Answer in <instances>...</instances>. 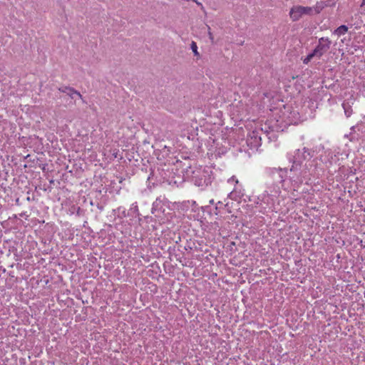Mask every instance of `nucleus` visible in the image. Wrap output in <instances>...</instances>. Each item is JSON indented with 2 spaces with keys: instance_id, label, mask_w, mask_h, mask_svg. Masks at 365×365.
<instances>
[{
  "instance_id": "nucleus-5",
  "label": "nucleus",
  "mask_w": 365,
  "mask_h": 365,
  "mask_svg": "<svg viewBox=\"0 0 365 365\" xmlns=\"http://www.w3.org/2000/svg\"><path fill=\"white\" fill-rule=\"evenodd\" d=\"M348 31V27L345 25H341L339 26L335 31L334 34L337 36H340L341 35L345 34Z\"/></svg>"
},
{
  "instance_id": "nucleus-6",
  "label": "nucleus",
  "mask_w": 365,
  "mask_h": 365,
  "mask_svg": "<svg viewBox=\"0 0 365 365\" xmlns=\"http://www.w3.org/2000/svg\"><path fill=\"white\" fill-rule=\"evenodd\" d=\"M314 9H312V7H310V6H302V12H303V15H308V16H312V15H314Z\"/></svg>"
},
{
  "instance_id": "nucleus-9",
  "label": "nucleus",
  "mask_w": 365,
  "mask_h": 365,
  "mask_svg": "<svg viewBox=\"0 0 365 365\" xmlns=\"http://www.w3.org/2000/svg\"><path fill=\"white\" fill-rule=\"evenodd\" d=\"M228 182L231 184H237L238 180L236 178L235 176H232L230 178L228 179Z\"/></svg>"
},
{
  "instance_id": "nucleus-4",
  "label": "nucleus",
  "mask_w": 365,
  "mask_h": 365,
  "mask_svg": "<svg viewBox=\"0 0 365 365\" xmlns=\"http://www.w3.org/2000/svg\"><path fill=\"white\" fill-rule=\"evenodd\" d=\"M326 6L327 4L324 1L317 2L316 5L312 7V9H314V14H319Z\"/></svg>"
},
{
  "instance_id": "nucleus-3",
  "label": "nucleus",
  "mask_w": 365,
  "mask_h": 365,
  "mask_svg": "<svg viewBox=\"0 0 365 365\" xmlns=\"http://www.w3.org/2000/svg\"><path fill=\"white\" fill-rule=\"evenodd\" d=\"M289 17L292 21L299 20L304 15L302 12V6H294L290 9Z\"/></svg>"
},
{
  "instance_id": "nucleus-8",
  "label": "nucleus",
  "mask_w": 365,
  "mask_h": 365,
  "mask_svg": "<svg viewBox=\"0 0 365 365\" xmlns=\"http://www.w3.org/2000/svg\"><path fill=\"white\" fill-rule=\"evenodd\" d=\"M191 49L192 51H193L195 56H199L200 54L197 51V46L196 44V43L195 41H192V43H191Z\"/></svg>"
},
{
  "instance_id": "nucleus-7",
  "label": "nucleus",
  "mask_w": 365,
  "mask_h": 365,
  "mask_svg": "<svg viewBox=\"0 0 365 365\" xmlns=\"http://www.w3.org/2000/svg\"><path fill=\"white\" fill-rule=\"evenodd\" d=\"M316 56V54H314V51H312L309 55H307L304 59L303 63L304 64H307L314 57Z\"/></svg>"
},
{
  "instance_id": "nucleus-1",
  "label": "nucleus",
  "mask_w": 365,
  "mask_h": 365,
  "mask_svg": "<svg viewBox=\"0 0 365 365\" xmlns=\"http://www.w3.org/2000/svg\"><path fill=\"white\" fill-rule=\"evenodd\" d=\"M213 179L212 172L210 169H197L193 172L192 180L198 187H207Z\"/></svg>"
},
{
  "instance_id": "nucleus-12",
  "label": "nucleus",
  "mask_w": 365,
  "mask_h": 365,
  "mask_svg": "<svg viewBox=\"0 0 365 365\" xmlns=\"http://www.w3.org/2000/svg\"><path fill=\"white\" fill-rule=\"evenodd\" d=\"M66 89H65V90H61V88H59V91H63V92H65V91H66Z\"/></svg>"
},
{
  "instance_id": "nucleus-2",
  "label": "nucleus",
  "mask_w": 365,
  "mask_h": 365,
  "mask_svg": "<svg viewBox=\"0 0 365 365\" xmlns=\"http://www.w3.org/2000/svg\"><path fill=\"white\" fill-rule=\"evenodd\" d=\"M331 41L328 37H322L318 41V44L313 50L316 57L320 58L330 48Z\"/></svg>"
},
{
  "instance_id": "nucleus-10",
  "label": "nucleus",
  "mask_w": 365,
  "mask_h": 365,
  "mask_svg": "<svg viewBox=\"0 0 365 365\" xmlns=\"http://www.w3.org/2000/svg\"><path fill=\"white\" fill-rule=\"evenodd\" d=\"M66 90H68L70 91H71L72 93H75L76 95H77L79 98H82V95L77 91H75L73 88H66Z\"/></svg>"
},
{
  "instance_id": "nucleus-11",
  "label": "nucleus",
  "mask_w": 365,
  "mask_h": 365,
  "mask_svg": "<svg viewBox=\"0 0 365 365\" xmlns=\"http://www.w3.org/2000/svg\"><path fill=\"white\" fill-rule=\"evenodd\" d=\"M208 35H209V38L210 39V41L213 43L214 42V36L212 34V32L210 31V28L208 27Z\"/></svg>"
}]
</instances>
